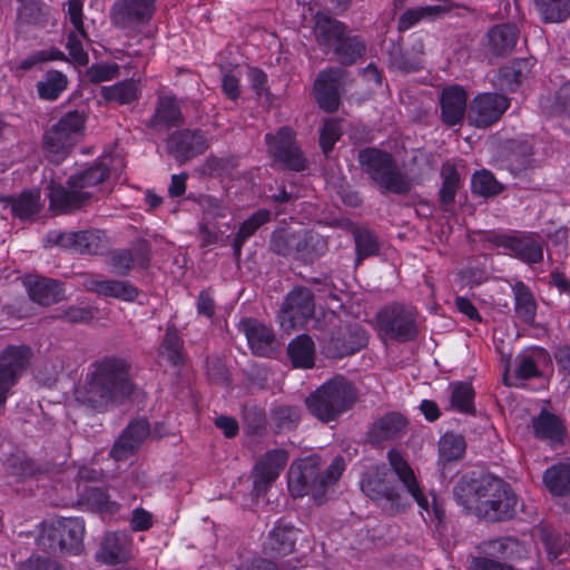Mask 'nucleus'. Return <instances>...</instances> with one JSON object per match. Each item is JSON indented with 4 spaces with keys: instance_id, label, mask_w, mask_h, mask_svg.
I'll return each instance as SVG.
<instances>
[{
    "instance_id": "52",
    "label": "nucleus",
    "mask_w": 570,
    "mask_h": 570,
    "mask_svg": "<svg viewBox=\"0 0 570 570\" xmlns=\"http://www.w3.org/2000/svg\"><path fill=\"white\" fill-rule=\"evenodd\" d=\"M354 242L356 249V265L361 264L365 258L375 255L379 252L377 238L366 228H357L354 232Z\"/></svg>"
},
{
    "instance_id": "53",
    "label": "nucleus",
    "mask_w": 570,
    "mask_h": 570,
    "mask_svg": "<svg viewBox=\"0 0 570 570\" xmlns=\"http://www.w3.org/2000/svg\"><path fill=\"white\" fill-rule=\"evenodd\" d=\"M465 446L462 435L445 433L440 440V458L444 462L456 461L463 456Z\"/></svg>"
},
{
    "instance_id": "4",
    "label": "nucleus",
    "mask_w": 570,
    "mask_h": 570,
    "mask_svg": "<svg viewBox=\"0 0 570 570\" xmlns=\"http://www.w3.org/2000/svg\"><path fill=\"white\" fill-rule=\"evenodd\" d=\"M110 156H104L89 167L71 175L66 186L49 187L50 207L60 213H70L86 206L95 193L89 190L104 183L110 175Z\"/></svg>"
},
{
    "instance_id": "27",
    "label": "nucleus",
    "mask_w": 570,
    "mask_h": 570,
    "mask_svg": "<svg viewBox=\"0 0 570 570\" xmlns=\"http://www.w3.org/2000/svg\"><path fill=\"white\" fill-rule=\"evenodd\" d=\"M387 458L390 465L393 469L394 474L397 476V480L402 483L403 489L412 495L421 508L426 509L429 505L428 499L420 489L414 472L403 455L396 450H390Z\"/></svg>"
},
{
    "instance_id": "25",
    "label": "nucleus",
    "mask_w": 570,
    "mask_h": 570,
    "mask_svg": "<svg viewBox=\"0 0 570 570\" xmlns=\"http://www.w3.org/2000/svg\"><path fill=\"white\" fill-rule=\"evenodd\" d=\"M407 419L399 412H389L376 419L370 426L366 436L370 443L380 444L404 434Z\"/></svg>"
},
{
    "instance_id": "31",
    "label": "nucleus",
    "mask_w": 570,
    "mask_h": 570,
    "mask_svg": "<svg viewBox=\"0 0 570 570\" xmlns=\"http://www.w3.org/2000/svg\"><path fill=\"white\" fill-rule=\"evenodd\" d=\"M296 261L313 264L327 252V239L316 230L298 229Z\"/></svg>"
},
{
    "instance_id": "17",
    "label": "nucleus",
    "mask_w": 570,
    "mask_h": 570,
    "mask_svg": "<svg viewBox=\"0 0 570 570\" xmlns=\"http://www.w3.org/2000/svg\"><path fill=\"white\" fill-rule=\"evenodd\" d=\"M209 147L206 135L199 129L173 131L166 139V150L179 164L204 154Z\"/></svg>"
},
{
    "instance_id": "6",
    "label": "nucleus",
    "mask_w": 570,
    "mask_h": 570,
    "mask_svg": "<svg viewBox=\"0 0 570 570\" xmlns=\"http://www.w3.org/2000/svg\"><path fill=\"white\" fill-rule=\"evenodd\" d=\"M357 161L362 171L383 193L406 195L411 191L412 179L399 168L390 153L366 147L358 150Z\"/></svg>"
},
{
    "instance_id": "33",
    "label": "nucleus",
    "mask_w": 570,
    "mask_h": 570,
    "mask_svg": "<svg viewBox=\"0 0 570 570\" xmlns=\"http://www.w3.org/2000/svg\"><path fill=\"white\" fill-rule=\"evenodd\" d=\"M85 287L92 293L115 297L126 302H132L138 296V289L128 282L117 279L88 278Z\"/></svg>"
},
{
    "instance_id": "20",
    "label": "nucleus",
    "mask_w": 570,
    "mask_h": 570,
    "mask_svg": "<svg viewBox=\"0 0 570 570\" xmlns=\"http://www.w3.org/2000/svg\"><path fill=\"white\" fill-rule=\"evenodd\" d=\"M287 460L288 454L282 449L269 450L257 460L253 471V493L256 497L266 493L279 476Z\"/></svg>"
},
{
    "instance_id": "23",
    "label": "nucleus",
    "mask_w": 570,
    "mask_h": 570,
    "mask_svg": "<svg viewBox=\"0 0 570 570\" xmlns=\"http://www.w3.org/2000/svg\"><path fill=\"white\" fill-rule=\"evenodd\" d=\"M252 352L258 356H269L277 350L274 332L255 318H245L239 323Z\"/></svg>"
},
{
    "instance_id": "10",
    "label": "nucleus",
    "mask_w": 570,
    "mask_h": 570,
    "mask_svg": "<svg viewBox=\"0 0 570 570\" xmlns=\"http://www.w3.org/2000/svg\"><path fill=\"white\" fill-rule=\"evenodd\" d=\"M267 154L282 168L302 171L306 168V159L297 146L295 132L289 127H281L276 132L265 135Z\"/></svg>"
},
{
    "instance_id": "35",
    "label": "nucleus",
    "mask_w": 570,
    "mask_h": 570,
    "mask_svg": "<svg viewBox=\"0 0 570 570\" xmlns=\"http://www.w3.org/2000/svg\"><path fill=\"white\" fill-rule=\"evenodd\" d=\"M531 59H518L499 70L497 86L501 90L515 91L531 73Z\"/></svg>"
},
{
    "instance_id": "49",
    "label": "nucleus",
    "mask_w": 570,
    "mask_h": 570,
    "mask_svg": "<svg viewBox=\"0 0 570 570\" xmlns=\"http://www.w3.org/2000/svg\"><path fill=\"white\" fill-rule=\"evenodd\" d=\"M184 342L179 337L175 326H168L159 347V354L165 356L169 363L178 366L185 362Z\"/></svg>"
},
{
    "instance_id": "57",
    "label": "nucleus",
    "mask_w": 570,
    "mask_h": 570,
    "mask_svg": "<svg viewBox=\"0 0 570 570\" xmlns=\"http://www.w3.org/2000/svg\"><path fill=\"white\" fill-rule=\"evenodd\" d=\"M102 95L107 100H115L119 104H130L138 98L137 85L130 81H122L111 87H104Z\"/></svg>"
},
{
    "instance_id": "38",
    "label": "nucleus",
    "mask_w": 570,
    "mask_h": 570,
    "mask_svg": "<svg viewBox=\"0 0 570 570\" xmlns=\"http://www.w3.org/2000/svg\"><path fill=\"white\" fill-rule=\"evenodd\" d=\"M98 557L106 563L116 564L128 560V540L124 533H108L104 538Z\"/></svg>"
},
{
    "instance_id": "55",
    "label": "nucleus",
    "mask_w": 570,
    "mask_h": 570,
    "mask_svg": "<svg viewBox=\"0 0 570 570\" xmlns=\"http://www.w3.org/2000/svg\"><path fill=\"white\" fill-rule=\"evenodd\" d=\"M443 183L440 190V204L444 210L454 202L460 186V175L453 166L442 170Z\"/></svg>"
},
{
    "instance_id": "13",
    "label": "nucleus",
    "mask_w": 570,
    "mask_h": 570,
    "mask_svg": "<svg viewBox=\"0 0 570 570\" xmlns=\"http://www.w3.org/2000/svg\"><path fill=\"white\" fill-rule=\"evenodd\" d=\"M32 350L27 345H9L0 353V406L6 403L10 389L31 363Z\"/></svg>"
},
{
    "instance_id": "19",
    "label": "nucleus",
    "mask_w": 570,
    "mask_h": 570,
    "mask_svg": "<svg viewBox=\"0 0 570 570\" xmlns=\"http://www.w3.org/2000/svg\"><path fill=\"white\" fill-rule=\"evenodd\" d=\"M509 106V99L504 95L480 94L471 101L469 120L478 128H488L502 117Z\"/></svg>"
},
{
    "instance_id": "46",
    "label": "nucleus",
    "mask_w": 570,
    "mask_h": 570,
    "mask_svg": "<svg viewBox=\"0 0 570 570\" xmlns=\"http://www.w3.org/2000/svg\"><path fill=\"white\" fill-rule=\"evenodd\" d=\"M450 11L448 6H426L406 10L399 19V31H405L423 19L434 20Z\"/></svg>"
},
{
    "instance_id": "7",
    "label": "nucleus",
    "mask_w": 570,
    "mask_h": 570,
    "mask_svg": "<svg viewBox=\"0 0 570 570\" xmlns=\"http://www.w3.org/2000/svg\"><path fill=\"white\" fill-rule=\"evenodd\" d=\"M85 522L79 518H59L42 524L38 546L50 553L79 554L83 550Z\"/></svg>"
},
{
    "instance_id": "37",
    "label": "nucleus",
    "mask_w": 570,
    "mask_h": 570,
    "mask_svg": "<svg viewBox=\"0 0 570 570\" xmlns=\"http://www.w3.org/2000/svg\"><path fill=\"white\" fill-rule=\"evenodd\" d=\"M287 355L296 368H312L315 364V344L307 334L292 340L287 346Z\"/></svg>"
},
{
    "instance_id": "34",
    "label": "nucleus",
    "mask_w": 570,
    "mask_h": 570,
    "mask_svg": "<svg viewBox=\"0 0 570 570\" xmlns=\"http://www.w3.org/2000/svg\"><path fill=\"white\" fill-rule=\"evenodd\" d=\"M78 138L58 125H53L45 134V149L52 161H61L76 145Z\"/></svg>"
},
{
    "instance_id": "60",
    "label": "nucleus",
    "mask_w": 570,
    "mask_h": 570,
    "mask_svg": "<svg viewBox=\"0 0 570 570\" xmlns=\"http://www.w3.org/2000/svg\"><path fill=\"white\" fill-rule=\"evenodd\" d=\"M85 499L88 504L94 509L102 512H115L117 510V503L109 499L106 490L97 487H89L85 489Z\"/></svg>"
},
{
    "instance_id": "26",
    "label": "nucleus",
    "mask_w": 570,
    "mask_h": 570,
    "mask_svg": "<svg viewBox=\"0 0 570 570\" xmlns=\"http://www.w3.org/2000/svg\"><path fill=\"white\" fill-rule=\"evenodd\" d=\"M184 124L185 118L177 98L174 96H159L148 126L154 129L168 130L173 127H181Z\"/></svg>"
},
{
    "instance_id": "3",
    "label": "nucleus",
    "mask_w": 570,
    "mask_h": 570,
    "mask_svg": "<svg viewBox=\"0 0 570 570\" xmlns=\"http://www.w3.org/2000/svg\"><path fill=\"white\" fill-rule=\"evenodd\" d=\"M344 471V460L336 456L322 472V460L313 454L294 462L287 473L288 490L295 498L311 495L316 504L326 501L327 491L338 481Z\"/></svg>"
},
{
    "instance_id": "64",
    "label": "nucleus",
    "mask_w": 570,
    "mask_h": 570,
    "mask_svg": "<svg viewBox=\"0 0 570 570\" xmlns=\"http://www.w3.org/2000/svg\"><path fill=\"white\" fill-rule=\"evenodd\" d=\"M554 109L570 120V80L562 82L556 91Z\"/></svg>"
},
{
    "instance_id": "56",
    "label": "nucleus",
    "mask_w": 570,
    "mask_h": 570,
    "mask_svg": "<svg viewBox=\"0 0 570 570\" xmlns=\"http://www.w3.org/2000/svg\"><path fill=\"white\" fill-rule=\"evenodd\" d=\"M502 185L495 179L493 174L488 170L475 173L472 177V191L474 194L492 197L502 191Z\"/></svg>"
},
{
    "instance_id": "22",
    "label": "nucleus",
    "mask_w": 570,
    "mask_h": 570,
    "mask_svg": "<svg viewBox=\"0 0 570 570\" xmlns=\"http://www.w3.org/2000/svg\"><path fill=\"white\" fill-rule=\"evenodd\" d=\"M150 434L149 423L145 419L131 421L115 441L110 456L116 461L127 460Z\"/></svg>"
},
{
    "instance_id": "8",
    "label": "nucleus",
    "mask_w": 570,
    "mask_h": 570,
    "mask_svg": "<svg viewBox=\"0 0 570 570\" xmlns=\"http://www.w3.org/2000/svg\"><path fill=\"white\" fill-rule=\"evenodd\" d=\"M318 340L327 357L342 358L365 347L367 334L361 324L343 322L333 315Z\"/></svg>"
},
{
    "instance_id": "42",
    "label": "nucleus",
    "mask_w": 570,
    "mask_h": 570,
    "mask_svg": "<svg viewBox=\"0 0 570 570\" xmlns=\"http://www.w3.org/2000/svg\"><path fill=\"white\" fill-rule=\"evenodd\" d=\"M543 23H562L570 18V0H534Z\"/></svg>"
},
{
    "instance_id": "2",
    "label": "nucleus",
    "mask_w": 570,
    "mask_h": 570,
    "mask_svg": "<svg viewBox=\"0 0 570 570\" xmlns=\"http://www.w3.org/2000/svg\"><path fill=\"white\" fill-rule=\"evenodd\" d=\"M453 495L464 510L489 522H503L515 515L518 498L509 483L492 474L463 475Z\"/></svg>"
},
{
    "instance_id": "28",
    "label": "nucleus",
    "mask_w": 570,
    "mask_h": 570,
    "mask_svg": "<svg viewBox=\"0 0 570 570\" xmlns=\"http://www.w3.org/2000/svg\"><path fill=\"white\" fill-rule=\"evenodd\" d=\"M346 31L347 26L328 13L317 12L314 16L313 33L322 48L333 49Z\"/></svg>"
},
{
    "instance_id": "47",
    "label": "nucleus",
    "mask_w": 570,
    "mask_h": 570,
    "mask_svg": "<svg viewBox=\"0 0 570 570\" xmlns=\"http://www.w3.org/2000/svg\"><path fill=\"white\" fill-rule=\"evenodd\" d=\"M515 301V313L520 320L527 324L534 321L537 303L535 299L522 282H517L512 287Z\"/></svg>"
},
{
    "instance_id": "59",
    "label": "nucleus",
    "mask_w": 570,
    "mask_h": 570,
    "mask_svg": "<svg viewBox=\"0 0 570 570\" xmlns=\"http://www.w3.org/2000/svg\"><path fill=\"white\" fill-rule=\"evenodd\" d=\"M135 258L129 249H115L109 254L108 266L118 276H127L134 268Z\"/></svg>"
},
{
    "instance_id": "16",
    "label": "nucleus",
    "mask_w": 570,
    "mask_h": 570,
    "mask_svg": "<svg viewBox=\"0 0 570 570\" xmlns=\"http://www.w3.org/2000/svg\"><path fill=\"white\" fill-rule=\"evenodd\" d=\"M489 240L493 245L509 250L512 256L529 265L540 263L543 259L542 242L535 234H494Z\"/></svg>"
},
{
    "instance_id": "36",
    "label": "nucleus",
    "mask_w": 570,
    "mask_h": 570,
    "mask_svg": "<svg viewBox=\"0 0 570 570\" xmlns=\"http://www.w3.org/2000/svg\"><path fill=\"white\" fill-rule=\"evenodd\" d=\"M366 51V41L356 35H351L348 30L334 46L333 52L336 55L342 66L348 67L363 58Z\"/></svg>"
},
{
    "instance_id": "48",
    "label": "nucleus",
    "mask_w": 570,
    "mask_h": 570,
    "mask_svg": "<svg viewBox=\"0 0 570 570\" xmlns=\"http://www.w3.org/2000/svg\"><path fill=\"white\" fill-rule=\"evenodd\" d=\"M297 532L292 525H276L269 534L267 547L277 554L286 556L294 550Z\"/></svg>"
},
{
    "instance_id": "54",
    "label": "nucleus",
    "mask_w": 570,
    "mask_h": 570,
    "mask_svg": "<svg viewBox=\"0 0 570 570\" xmlns=\"http://www.w3.org/2000/svg\"><path fill=\"white\" fill-rule=\"evenodd\" d=\"M390 66L401 72H414L421 68L422 61L419 57L404 51L400 46L393 45L389 51Z\"/></svg>"
},
{
    "instance_id": "43",
    "label": "nucleus",
    "mask_w": 570,
    "mask_h": 570,
    "mask_svg": "<svg viewBox=\"0 0 570 570\" xmlns=\"http://www.w3.org/2000/svg\"><path fill=\"white\" fill-rule=\"evenodd\" d=\"M532 426L535 436L539 439L549 440L552 443L562 441L563 426L554 414L541 411L540 414L533 419Z\"/></svg>"
},
{
    "instance_id": "15",
    "label": "nucleus",
    "mask_w": 570,
    "mask_h": 570,
    "mask_svg": "<svg viewBox=\"0 0 570 570\" xmlns=\"http://www.w3.org/2000/svg\"><path fill=\"white\" fill-rule=\"evenodd\" d=\"M156 0H116L110 10L111 23L119 29H139L151 20Z\"/></svg>"
},
{
    "instance_id": "51",
    "label": "nucleus",
    "mask_w": 570,
    "mask_h": 570,
    "mask_svg": "<svg viewBox=\"0 0 570 570\" xmlns=\"http://www.w3.org/2000/svg\"><path fill=\"white\" fill-rule=\"evenodd\" d=\"M67 83V77L62 72L50 70L46 73L45 79L38 82V94L43 99L55 100L66 89Z\"/></svg>"
},
{
    "instance_id": "32",
    "label": "nucleus",
    "mask_w": 570,
    "mask_h": 570,
    "mask_svg": "<svg viewBox=\"0 0 570 570\" xmlns=\"http://www.w3.org/2000/svg\"><path fill=\"white\" fill-rule=\"evenodd\" d=\"M504 161L514 175L533 167V146L528 140L511 139L505 142Z\"/></svg>"
},
{
    "instance_id": "5",
    "label": "nucleus",
    "mask_w": 570,
    "mask_h": 570,
    "mask_svg": "<svg viewBox=\"0 0 570 570\" xmlns=\"http://www.w3.org/2000/svg\"><path fill=\"white\" fill-rule=\"evenodd\" d=\"M357 390L352 382L337 375L312 392L305 404L313 416L323 423L337 421L357 401Z\"/></svg>"
},
{
    "instance_id": "14",
    "label": "nucleus",
    "mask_w": 570,
    "mask_h": 570,
    "mask_svg": "<svg viewBox=\"0 0 570 570\" xmlns=\"http://www.w3.org/2000/svg\"><path fill=\"white\" fill-rule=\"evenodd\" d=\"M314 295L306 287H295L282 304L278 318L285 331L303 327L314 316Z\"/></svg>"
},
{
    "instance_id": "40",
    "label": "nucleus",
    "mask_w": 570,
    "mask_h": 570,
    "mask_svg": "<svg viewBox=\"0 0 570 570\" xmlns=\"http://www.w3.org/2000/svg\"><path fill=\"white\" fill-rule=\"evenodd\" d=\"M11 207L13 216L20 219H29L40 212V193L38 190H24L19 196H9L1 199Z\"/></svg>"
},
{
    "instance_id": "44",
    "label": "nucleus",
    "mask_w": 570,
    "mask_h": 570,
    "mask_svg": "<svg viewBox=\"0 0 570 570\" xmlns=\"http://www.w3.org/2000/svg\"><path fill=\"white\" fill-rule=\"evenodd\" d=\"M187 199L198 205L203 216L200 223L215 224L217 219L227 216V207L220 199L212 195L189 194Z\"/></svg>"
},
{
    "instance_id": "61",
    "label": "nucleus",
    "mask_w": 570,
    "mask_h": 570,
    "mask_svg": "<svg viewBox=\"0 0 570 570\" xmlns=\"http://www.w3.org/2000/svg\"><path fill=\"white\" fill-rule=\"evenodd\" d=\"M119 73L117 63H95L86 71V77L92 83H100L116 78Z\"/></svg>"
},
{
    "instance_id": "21",
    "label": "nucleus",
    "mask_w": 570,
    "mask_h": 570,
    "mask_svg": "<svg viewBox=\"0 0 570 570\" xmlns=\"http://www.w3.org/2000/svg\"><path fill=\"white\" fill-rule=\"evenodd\" d=\"M519 28L513 23H500L491 27L483 38L485 55L503 58L511 55L519 40Z\"/></svg>"
},
{
    "instance_id": "39",
    "label": "nucleus",
    "mask_w": 570,
    "mask_h": 570,
    "mask_svg": "<svg viewBox=\"0 0 570 570\" xmlns=\"http://www.w3.org/2000/svg\"><path fill=\"white\" fill-rule=\"evenodd\" d=\"M298 230L291 227L275 229L269 238L268 248L277 256L293 258L296 261L298 243Z\"/></svg>"
},
{
    "instance_id": "12",
    "label": "nucleus",
    "mask_w": 570,
    "mask_h": 570,
    "mask_svg": "<svg viewBox=\"0 0 570 570\" xmlns=\"http://www.w3.org/2000/svg\"><path fill=\"white\" fill-rule=\"evenodd\" d=\"M350 81V72L341 67L320 71L314 82V96L320 108L330 114L337 111L341 94Z\"/></svg>"
},
{
    "instance_id": "24",
    "label": "nucleus",
    "mask_w": 570,
    "mask_h": 570,
    "mask_svg": "<svg viewBox=\"0 0 570 570\" xmlns=\"http://www.w3.org/2000/svg\"><path fill=\"white\" fill-rule=\"evenodd\" d=\"M468 95L463 87H445L440 96L441 119L446 126L460 124L466 111Z\"/></svg>"
},
{
    "instance_id": "29",
    "label": "nucleus",
    "mask_w": 570,
    "mask_h": 570,
    "mask_svg": "<svg viewBox=\"0 0 570 570\" xmlns=\"http://www.w3.org/2000/svg\"><path fill=\"white\" fill-rule=\"evenodd\" d=\"M535 535L541 541L547 559L553 564L570 561V542L567 538L547 525L535 529Z\"/></svg>"
},
{
    "instance_id": "18",
    "label": "nucleus",
    "mask_w": 570,
    "mask_h": 570,
    "mask_svg": "<svg viewBox=\"0 0 570 570\" xmlns=\"http://www.w3.org/2000/svg\"><path fill=\"white\" fill-rule=\"evenodd\" d=\"M47 240L79 254L98 255L106 249L105 235L97 229L80 232L51 230L47 235Z\"/></svg>"
},
{
    "instance_id": "11",
    "label": "nucleus",
    "mask_w": 570,
    "mask_h": 570,
    "mask_svg": "<svg viewBox=\"0 0 570 570\" xmlns=\"http://www.w3.org/2000/svg\"><path fill=\"white\" fill-rule=\"evenodd\" d=\"M361 490L373 501L389 503L391 511L399 510L401 505V493L396 480L386 465L368 468L362 476Z\"/></svg>"
},
{
    "instance_id": "41",
    "label": "nucleus",
    "mask_w": 570,
    "mask_h": 570,
    "mask_svg": "<svg viewBox=\"0 0 570 570\" xmlns=\"http://www.w3.org/2000/svg\"><path fill=\"white\" fill-rule=\"evenodd\" d=\"M543 483L552 495L570 494V464L558 463L548 468L543 473Z\"/></svg>"
},
{
    "instance_id": "62",
    "label": "nucleus",
    "mask_w": 570,
    "mask_h": 570,
    "mask_svg": "<svg viewBox=\"0 0 570 570\" xmlns=\"http://www.w3.org/2000/svg\"><path fill=\"white\" fill-rule=\"evenodd\" d=\"M18 570H65V568L50 557L32 554L19 563Z\"/></svg>"
},
{
    "instance_id": "9",
    "label": "nucleus",
    "mask_w": 570,
    "mask_h": 570,
    "mask_svg": "<svg viewBox=\"0 0 570 570\" xmlns=\"http://www.w3.org/2000/svg\"><path fill=\"white\" fill-rule=\"evenodd\" d=\"M379 330L389 338L406 343L419 335L417 312L401 303L385 306L376 316Z\"/></svg>"
},
{
    "instance_id": "45",
    "label": "nucleus",
    "mask_w": 570,
    "mask_h": 570,
    "mask_svg": "<svg viewBox=\"0 0 570 570\" xmlns=\"http://www.w3.org/2000/svg\"><path fill=\"white\" fill-rule=\"evenodd\" d=\"M271 213L267 209H259L243 222L237 234L234 237V255L238 259L244 243L255 234V232L265 223L269 222Z\"/></svg>"
},
{
    "instance_id": "58",
    "label": "nucleus",
    "mask_w": 570,
    "mask_h": 570,
    "mask_svg": "<svg viewBox=\"0 0 570 570\" xmlns=\"http://www.w3.org/2000/svg\"><path fill=\"white\" fill-rule=\"evenodd\" d=\"M243 420L247 434L261 435L266 429V414L256 405L244 406Z\"/></svg>"
},
{
    "instance_id": "63",
    "label": "nucleus",
    "mask_w": 570,
    "mask_h": 570,
    "mask_svg": "<svg viewBox=\"0 0 570 570\" xmlns=\"http://www.w3.org/2000/svg\"><path fill=\"white\" fill-rule=\"evenodd\" d=\"M273 417L278 428L292 429L301 419L298 407L292 405H281L273 411Z\"/></svg>"
},
{
    "instance_id": "1",
    "label": "nucleus",
    "mask_w": 570,
    "mask_h": 570,
    "mask_svg": "<svg viewBox=\"0 0 570 570\" xmlns=\"http://www.w3.org/2000/svg\"><path fill=\"white\" fill-rule=\"evenodd\" d=\"M136 384L126 358L106 355L92 362L76 400L95 413L114 411L131 400Z\"/></svg>"
},
{
    "instance_id": "50",
    "label": "nucleus",
    "mask_w": 570,
    "mask_h": 570,
    "mask_svg": "<svg viewBox=\"0 0 570 570\" xmlns=\"http://www.w3.org/2000/svg\"><path fill=\"white\" fill-rule=\"evenodd\" d=\"M451 391V407L465 414H474V391L470 383L454 382L449 386Z\"/></svg>"
},
{
    "instance_id": "30",
    "label": "nucleus",
    "mask_w": 570,
    "mask_h": 570,
    "mask_svg": "<svg viewBox=\"0 0 570 570\" xmlns=\"http://www.w3.org/2000/svg\"><path fill=\"white\" fill-rule=\"evenodd\" d=\"M30 298L43 306H49L65 298L63 284L48 277H36L28 282Z\"/></svg>"
}]
</instances>
